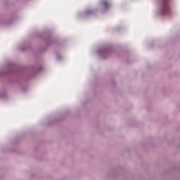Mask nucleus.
<instances>
[{
  "label": "nucleus",
  "instance_id": "2",
  "mask_svg": "<svg viewBox=\"0 0 180 180\" xmlns=\"http://www.w3.org/2000/svg\"><path fill=\"white\" fill-rule=\"evenodd\" d=\"M102 5L105 9H108L110 6L109 3L105 0L102 1Z\"/></svg>",
  "mask_w": 180,
  "mask_h": 180
},
{
  "label": "nucleus",
  "instance_id": "1",
  "mask_svg": "<svg viewBox=\"0 0 180 180\" xmlns=\"http://www.w3.org/2000/svg\"><path fill=\"white\" fill-rule=\"evenodd\" d=\"M162 11L163 13H168L171 11L169 4H168V0H165L162 4Z\"/></svg>",
  "mask_w": 180,
  "mask_h": 180
}]
</instances>
